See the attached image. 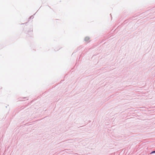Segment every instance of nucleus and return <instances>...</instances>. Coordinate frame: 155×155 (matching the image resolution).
<instances>
[{
  "label": "nucleus",
  "mask_w": 155,
  "mask_h": 155,
  "mask_svg": "<svg viewBox=\"0 0 155 155\" xmlns=\"http://www.w3.org/2000/svg\"><path fill=\"white\" fill-rule=\"evenodd\" d=\"M155 153V150H154V151H152V152H151L150 153V154H153V153Z\"/></svg>",
  "instance_id": "nucleus-1"
},
{
  "label": "nucleus",
  "mask_w": 155,
  "mask_h": 155,
  "mask_svg": "<svg viewBox=\"0 0 155 155\" xmlns=\"http://www.w3.org/2000/svg\"><path fill=\"white\" fill-rule=\"evenodd\" d=\"M89 39L88 38L86 37L85 38V40H87Z\"/></svg>",
  "instance_id": "nucleus-2"
}]
</instances>
